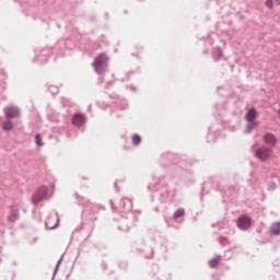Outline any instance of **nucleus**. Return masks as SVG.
Here are the masks:
<instances>
[{"mask_svg":"<svg viewBox=\"0 0 280 280\" xmlns=\"http://www.w3.org/2000/svg\"><path fill=\"white\" fill-rule=\"evenodd\" d=\"M58 222H59L58 215L52 214L48 217L46 219V229H49V230L56 229V226H58Z\"/></svg>","mask_w":280,"mask_h":280,"instance_id":"obj_7","label":"nucleus"},{"mask_svg":"<svg viewBox=\"0 0 280 280\" xmlns=\"http://www.w3.org/2000/svg\"><path fill=\"white\" fill-rule=\"evenodd\" d=\"M272 156V150L269 148H260L256 151V158L259 159V161H268Z\"/></svg>","mask_w":280,"mask_h":280,"instance_id":"obj_4","label":"nucleus"},{"mask_svg":"<svg viewBox=\"0 0 280 280\" xmlns=\"http://www.w3.org/2000/svg\"><path fill=\"white\" fill-rule=\"evenodd\" d=\"M183 215H185V210L183 209H179L174 213L175 220H177V218H183Z\"/></svg>","mask_w":280,"mask_h":280,"instance_id":"obj_16","label":"nucleus"},{"mask_svg":"<svg viewBox=\"0 0 280 280\" xmlns=\"http://www.w3.org/2000/svg\"><path fill=\"white\" fill-rule=\"evenodd\" d=\"M8 222H16L19 220V208H11L8 217Z\"/></svg>","mask_w":280,"mask_h":280,"instance_id":"obj_9","label":"nucleus"},{"mask_svg":"<svg viewBox=\"0 0 280 280\" xmlns=\"http://www.w3.org/2000/svg\"><path fill=\"white\" fill-rule=\"evenodd\" d=\"M93 67L98 75L106 73V69H108V56L104 52L96 56Z\"/></svg>","mask_w":280,"mask_h":280,"instance_id":"obj_1","label":"nucleus"},{"mask_svg":"<svg viewBox=\"0 0 280 280\" xmlns=\"http://www.w3.org/2000/svg\"><path fill=\"white\" fill-rule=\"evenodd\" d=\"M271 235H280V223L276 222L270 228Z\"/></svg>","mask_w":280,"mask_h":280,"instance_id":"obj_12","label":"nucleus"},{"mask_svg":"<svg viewBox=\"0 0 280 280\" xmlns=\"http://www.w3.org/2000/svg\"><path fill=\"white\" fill-rule=\"evenodd\" d=\"M47 198V187H40L36 195L33 197L34 205H38L42 200Z\"/></svg>","mask_w":280,"mask_h":280,"instance_id":"obj_6","label":"nucleus"},{"mask_svg":"<svg viewBox=\"0 0 280 280\" xmlns=\"http://www.w3.org/2000/svg\"><path fill=\"white\" fill-rule=\"evenodd\" d=\"M132 143H133V145H139V143H141V136L135 135L132 137Z\"/></svg>","mask_w":280,"mask_h":280,"instance_id":"obj_15","label":"nucleus"},{"mask_svg":"<svg viewBox=\"0 0 280 280\" xmlns=\"http://www.w3.org/2000/svg\"><path fill=\"white\" fill-rule=\"evenodd\" d=\"M245 119L248 121L247 132H250V130L257 126V121H255V119H257V110L255 108L248 109Z\"/></svg>","mask_w":280,"mask_h":280,"instance_id":"obj_2","label":"nucleus"},{"mask_svg":"<svg viewBox=\"0 0 280 280\" xmlns=\"http://www.w3.org/2000/svg\"><path fill=\"white\" fill-rule=\"evenodd\" d=\"M250 224H252L250 218L246 215H243L237 220V226L242 231H248V229H250Z\"/></svg>","mask_w":280,"mask_h":280,"instance_id":"obj_5","label":"nucleus"},{"mask_svg":"<svg viewBox=\"0 0 280 280\" xmlns=\"http://www.w3.org/2000/svg\"><path fill=\"white\" fill-rule=\"evenodd\" d=\"M2 130H4L5 132L14 130V124L12 122V120H5L2 124Z\"/></svg>","mask_w":280,"mask_h":280,"instance_id":"obj_11","label":"nucleus"},{"mask_svg":"<svg viewBox=\"0 0 280 280\" xmlns=\"http://www.w3.org/2000/svg\"><path fill=\"white\" fill-rule=\"evenodd\" d=\"M221 258L218 256L209 261L210 268H218L220 266Z\"/></svg>","mask_w":280,"mask_h":280,"instance_id":"obj_13","label":"nucleus"},{"mask_svg":"<svg viewBox=\"0 0 280 280\" xmlns=\"http://www.w3.org/2000/svg\"><path fill=\"white\" fill-rule=\"evenodd\" d=\"M3 110L7 119H19L21 117V109L14 105H9Z\"/></svg>","mask_w":280,"mask_h":280,"instance_id":"obj_3","label":"nucleus"},{"mask_svg":"<svg viewBox=\"0 0 280 280\" xmlns=\"http://www.w3.org/2000/svg\"><path fill=\"white\" fill-rule=\"evenodd\" d=\"M84 121H85V118L82 114H77L72 118V124L78 127L84 126Z\"/></svg>","mask_w":280,"mask_h":280,"instance_id":"obj_10","label":"nucleus"},{"mask_svg":"<svg viewBox=\"0 0 280 280\" xmlns=\"http://www.w3.org/2000/svg\"><path fill=\"white\" fill-rule=\"evenodd\" d=\"M262 141L267 145H271V147L277 145V137L272 133H266L262 138Z\"/></svg>","mask_w":280,"mask_h":280,"instance_id":"obj_8","label":"nucleus"},{"mask_svg":"<svg viewBox=\"0 0 280 280\" xmlns=\"http://www.w3.org/2000/svg\"><path fill=\"white\" fill-rule=\"evenodd\" d=\"M35 142H36V145H38V148H43L44 143H43V138L40 137V133H37L35 136Z\"/></svg>","mask_w":280,"mask_h":280,"instance_id":"obj_14","label":"nucleus"},{"mask_svg":"<svg viewBox=\"0 0 280 280\" xmlns=\"http://www.w3.org/2000/svg\"><path fill=\"white\" fill-rule=\"evenodd\" d=\"M266 5H267V8H269L270 10H272V8H273V1H272V0H266Z\"/></svg>","mask_w":280,"mask_h":280,"instance_id":"obj_17","label":"nucleus"}]
</instances>
